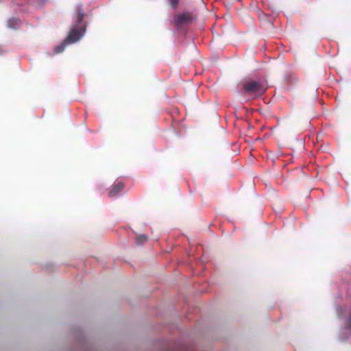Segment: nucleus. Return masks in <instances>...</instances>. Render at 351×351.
Here are the masks:
<instances>
[{"label": "nucleus", "mask_w": 351, "mask_h": 351, "mask_svg": "<svg viewBox=\"0 0 351 351\" xmlns=\"http://www.w3.org/2000/svg\"><path fill=\"white\" fill-rule=\"evenodd\" d=\"M85 31L86 27L84 25L81 24L74 26L65 38L66 43L72 44L77 42L83 36Z\"/></svg>", "instance_id": "f257e3e1"}, {"label": "nucleus", "mask_w": 351, "mask_h": 351, "mask_svg": "<svg viewBox=\"0 0 351 351\" xmlns=\"http://www.w3.org/2000/svg\"><path fill=\"white\" fill-rule=\"evenodd\" d=\"M243 89L245 93L256 94L261 95L263 94L266 88L258 82L248 81L243 85Z\"/></svg>", "instance_id": "f03ea898"}, {"label": "nucleus", "mask_w": 351, "mask_h": 351, "mask_svg": "<svg viewBox=\"0 0 351 351\" xmlns=\"http://www.w3.org/2000/svg\"><path fill=\"white\" fill-rule=\"evenodd\" d=\"M193 19L190 13H182L176 16L174 21L176 25H180L191 21Z\"/></svg>", "instance_id": "7ed1b4c3"}, {"label": "nucleus", "mask_w": 351, "mask_h": 351, "mask_svg": "<svg viewBox=\"0 0 351 351\" xmlns=\"http://www.w3.org/2000/svg\"><path fill=\"white\" fill-rule=\"evenodd\" d=\"M123 189V185L121 183H119L113 186V188L110 191L109 195L110 197L116 196L122 189Z\"/></svg>", "instance_id": "20e7f679"}, {"label": "nucleus", "mask_w": 351, "mask_h": 351, "mask_svg": "<svg viewBox=\"0 0 351 351\" xmlns=\"http://www.w3.org/2000/svg\"><path fill=\"white\" fill-rule=\"evenodd\" d=\"M147 240V237L145 234H138L136 237V243L138 245H142L145 243Z\"/></svg>", "instance_id": "39448f33"}, {"label": "nucleus", "mask_w": 351, "mask_h": 351, "mask_svg": "<svg viewBox=\"0 0 351 351\" xmlns=\"http://www.w3.org/2000/svg\"><path fill=\"white\" fill-rule=\"evenodd\" d=\"M67 45H70L69 43H66L65 42V39L64 40V41L58 46H57L56 48H55V51L56 53H60L62 51H64V49H65V47Z\"/></svg>", "instance_id": "423d86ee"}, {"label": "nucleus", "mask_w": 351, "mask_h": 351, "mask_svg": "<svg viewBox=\"0 0 351 351\" xmlns=\"http://www.w3.org/2000/svg\"><path fill=\"white\" fill-rule=\"evenodd\" d=\"M169 2L173 8H176L178 3V0H169Z\"/></svg>", "instance_id": "0eeeda50"}, {"label": "nucleus", "mask_w": 351, "mask_h": 351, "mask_svg": "<svg viewBox=\"0 0 351 351\" xmlns=\"http://www.w3.org/2000/svg\"><path fill=\"white\" fill-rule=\"evenodd\" d=\"M84 18V14L82 12H79L77 14V20L78 22H81Z\"/></svg>", "instance_id": "6e6552de"}]
</instances>
